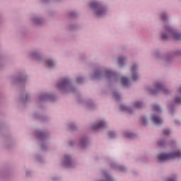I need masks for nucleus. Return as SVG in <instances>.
I'll list each match as a JSON object with an SVG mask.
<instances>
[{
	"instance_id": "obj_27",
	"label": "nucleus",
	"mask_w": 181,
	"mask_h": 181,
	"mask_svg": "<svg viewBox=\"0 0 181 181\" xmlns=\"http://www.w3.org/2000/svg\"><path fill=\"white\" fill-rule=\"evenodd\" d=\"M111 134H112V135H114V132H110V133H109L110 136H111Z\"/></svg>"
},
{
	"instance_id": "obj_14",
	"label": "nucleus",
	"mask_w": 181,
	"mask_h": 181,
	"mask_svg": "<svg viewBox=\"0 0 181 181\" xmlns=\"http://www.w3.org/2000/svg\"><path fill=\"white\" fill-rule=\"evenodd\" d=\"M175 103L176 104H181V98H176L175 100Z\"/></svg>"
},
{
	"instance_id": "obj_8",
	"label": "nucleus",
	"mask_w": 181,
	"mask_h": 181,
	"mask_svg": "<svg viewBox=\"0 0 181 181\" xmlns=\"http://www.w3.org/2000/svg\"><path fill=\"white\" fill-rule=\"evenodd\" d=\"M121 83L122 86H128V84H129V80L127 77H122Z\"/></svg>"
},
{
	"instance_id": "obj_9",
	"label": "nucleus",
	"mask_w": 181,
	"mask_h": 181,
	"mask_svg": "<svg viewBox=\"0 0 181 181\" xmlns=\"http://www.w3.org/2000/svg\"><path fill=\"white\" fill-rule=\"evenodd\" d=\"M67 83H69V79H64L62 83H61L60 85H58V87H64V86H66V84H67Z\"/></svg>"
},
{
	"instance_id": "obj_23",
	"label": "nucleus",
	"mask_w": 181,
	"mask_h": 181,
	"mask_svg": "<svg viewBox=\"0 0 181 181\" xmlns=\"http://www.w3.org/2000/svg\"><path fill=\"white\" fill-rule=\"evenodd\" d=\"M107 181H112V178L111 177H106Z\"/></svg>"
},
{
	"instance_id": "obj_3",
	"label": "nucleus",
	"mask_w": 181,
	"mask_h": 181,
	"mask_svg": "<svg viewBox=\"0 0 181 181\" xmlns=\"http://www.w3.org/2000/svg\"><path fill=\"white\" fill-rule=\"evenodd\" d=\"M168 32L172 35L175 40H181V34L175 32V30H172L170 28H167Z\"/></svg>"
},
{
	"instance_id": "obj_29",
	"label": "nucleus",
	"mask_w": 181,
	"mask_h": 181,
	"mask_svg": "<svg viewBox=\"0 0 181 181\" xmlns=\"http://www.w3.org/2000/svg\"><path fill=\"white\" fill-rule=\"evenodd\" d=\"M115 97L117 98L118 97V95H116Z\"/></svg>"
},
{
	"instance_id": "obj_17",
	"label": "nucleus",
	"mask_w": 181,
	"mask_h": 181,
	"mask_svg": "<svg viewBox=\"0 0 181 181\" xmlns=\"http://www.w3.org/2000/svg\"><path fill=\"white\" fill-rule=\"evenodd\" d=\"M125 136H127V138H132V136H134V134H132V133H127L125 134Z\"/></svg>"
},
{
	"instance_id": "obj_30",
	"label": "nucleus",
	"mask_w": 181,
	"mask_h": 181,
	"mask_svg": "<svg viewBox=\"0 0 181 181\" xmlns=\"http://www.w3.org/2000/svg\"><path fill=\"white\" fill-rule=\"evenodd\" d=\"M152 93H153V94H155V91H152Z\"/></svg>"
},
{
	"instance_id": "obj_15",
	"label": "nucleus",
	"mask_w": 181,
	"mask_h": 181,
	"mask_svg": "<svg viewBox=\"0 0 181 181\" xmlns=\"http://www.w3.org/2000/svg\"><path fill=\"white\" fill-rule=\"evenodd\" d=\"M153 110H154V111H160V107H159L158 105H156L153 106Z\"/></svg>"
},
{
	"instance_id": "obj_13",
	"label": "nucleus",
	"mask_w": 181,
	"mask_h": 181,
	"mask_svg": "<svg viewBox=\"0 0 181 181\" xmlns=\"http://www.w3.org/2000/svg\"><path fill=\"white\" fill-rule=\"evenodd\" d=\"M112 71H106V76L107 77H112Z\"/></svg>"
},
{
	"instance_id": "obj_12",
	"label": "nucleus",
	"mask_w": 181,
	"mask_h": 181,
	"mask_svg": "<svg viewBox=\"0 0 181 181\" xmlns=\"http://www.w3.org/2000/svg\"><path fill=\"white\" fill-rule=\"evenodd\" d=\"M47 65L49 66V67H52V66H54V62H53V61L52 60H48Z\"/></svg>"
},
{
	"instance_id": "obj_11",
	"label": "nucleus",
	"mask_w": 181,
	"mask_h": 181,
	"mask_svg": "<svg viewBox=\"0 0 181 181\" xmlns=\"http://www.w3.org/2000/svg\"><path fill=\"white\" fill-rule=\"evenodd\" d=\"M124 61H125V59L124 57H119L118 58V64H122Z\"/></svg>"
},
{
	"instance_id": "obj_20",
	"label": "nucleus",
	"mask_w": 181,
	"mask_h": 181,
	"mask_svg": "<svg viewBox=\"0 0 181 181\" xmlns=\"http://www.w3.org/2000/svg\"><path fill=\"white\" fill-rule=\"evenodd\" d=\"M169 37L166 34H163L162 39H168Z\"/></svg>"
},
{
	"instance_id": "obj_25",
	"label": "nucleus",
	"mask_w": 181,
	"mask_h": 181,
	"mask_svg": "<svg viewBox=\"0 0 181 181\" xmlns=\"http://www.w3.org/2000/svg\"><path fill=\"white\" fill-rule=\"evenodd\" d=\"M167 181H176L175 179H172V178H168Z\"/></svg>"
},
{
	"instance_id": "obj_24",
	"label": "nucleus",
	"mask_w": 181,
	"mask_h": 181,
	"mask_svg": "<svg viewBox=\"0 0 181 181\" xmlns=\"http://www.w3.org/2000/svg\"><path fill=\"white\" fill-rule=\"evenodd\" d=\"M142 122H143V124H146V119H145V117H143V118H142Z\"/></svg>"
},
{
	"instance_id": "obj_26",
	"label": "nucleus",
	"mask_w": 181,
	"mask_h": 181,
	"mask_svg": "<svg viewBox=\"0 0 181 181\" xmlns=\"http://www.w3.org/2000/svg\"><path fill=\"white\" fill-rule=\"evenodd\" d=\"M178 92L181 94V87L179 88Z\"/></svg>"
},
{
	"instance_id": "obj_5",
	"label": "nucleus",
	"mask_w": 181,
	"mask_h": 181,
	"mask_svg": "<svg viewBox=\"0 0 181 181\" xmlns=\"http://www.w3.org/2000/svg\"><path fill=\"white\" fill-rule=\"evenodd\" d=\"M152 121L154 124H156V125L162 124V119H160V117H158L157 115L153 116Z\"/></svg>"
},
{
	"instance_id": "obj_7",
	"label": "nucleus",
	"mask_w": 181,
	"mask_h": 181,
	"mask_svg": "<svg viewBox=\"0 0 181 181\" xmlns=\"http://www.w3.org/2000/svg\"><path fill=\"white\" fill-rule=\"evenodd\" d=\"M104 127H105V122H100L98 124H95L93 126V129H95V130L100 129V128H104Z\"/></svg>"
},
{
	"instance_id": "obj_21",
	"label": "nucleus",
	"mask_w": 181,
	"mask_h": 181,
	"mask_svg": "<svg viewBox=\"0 0 181 181\" xmlns=\"http://www.w3.org/2000/svg\"><path fill=\"white\" fill-rule=\"evenodd\" d=\"M161 18L163 21H165L166 19V14H162L161 15Z\"/></svg>"
},
{
	"instance_id": "obj_28",
	"label": "nucleus",
	"mask_w": 181,
	"mask_h": 181,
	"mask_svg": "<svg viewBox=\"0 0 181 181\" xmlns=\"http://www.w3.org/2000/svg\"><path fill=\"white\" fill-rule=\"evenodd\" d=\"M159 146H162V144L158 143Z\"/></svg>"
},
{
	"instance_id": "obj_22",
	"label": "nucleus",
	"mask_w": 181,
	"mask_h": 181,
	"mask_svg": "<svg viewBox=\"0 0 181 181\" xmlns=\"http://www.w3.org/2000/svg\"><path fill=\"white\" fill-rule=\"evenodd\" d=\"M83 81V78H77V83H81Z\"/></svg>"
},
{
	"instance_id": "obj_2",
	"label": "nucleus",
	"mask_w": 181,
	"mask_h": 181,
	"mask_svg": "<svg viewBox=\"0 0 181 181\" xmlns=\"http://www.w3.org/2000/svg\"><path fill=\"white\" fill-rule=\"evenodd\" d=\"M90 8L92 9H98L96 13L97 16H103V15L105 13V8L101 7L100 4L97 3L96 1H93L90 4Z\"/></svg>"
},
{
	"instance_id": "obj_18",
	"label": "nucleus",
	"mask_w": 181,
	"mask_h": 181,
	"mask_svg": "<svg viewBox=\"0 0 181 181\" xmlns=\"http://www.w3.org/2000/svg\"><path fill=\"white\" fill-rule=\"evenodd\" d=\"M163 134H164V135H169V134H170V132L168 129H164Z\"/></svg>"
},
{
	"instance_id": "obj_16",
	"label": "nucleus",
	"mask_w": 181,
	"mask_h": 181,
	"mask_svg": "<svg viewBox=\"0 0 181 181\" xmlns=\"http://www.w3.org/2000/svg\"><path fill=\"white\" fill-rule=\"evenodd\" d=\"M120 110H122V111H128V107L124 106V105H122L120 106Z\"/></svg>"
},
{
	"instance_id": "obj_1",
	"label": "nucleus",
	"mask_w": 181,
	"mask_h": 181,
	"mask_svg": "<svg viewBox=\"0 0 181 181\" xmlns=\"http://www.w3.org/2000/svg\"><path fill=\"white\" fill-rule=\"evenodd\" d=\"M176 158H181V151H174L170 154L161 153L158 156V159L160 162H163V160H169L170 159H176Z\"/></svg>"
},
{
	"instance_id": "obj_19",
	"label": "nucleus",
	"mask_w": 181,
	"mask_h": 181,
	"mask_svg": "<svg viewBox=\"0 0 181 181\" xmlns=\"http://www.w3.org/2000/svg\"><path fill=\"white\" fill-rule=\"evenodd\" d=\"M65 160H66L68 163H70V156H65Z\"/></svg>"
},
{
	"instance_id": "obj_10",
	"label": "nucleus",
	"mask_w": 181,
	"mask_h": 181,
	"mask_svg": "<svg viewBox=\"0 0 181 181\" xmlns=\"http://www.w3.org/2000/svg\"><path fill=\"white\" fill-rule=\"evenodd\" d=\"M134 107H136V108H141L142 107V103L141 102H136L134 104Z\"/></svg>"
},
{
	"instance_id": "obj_6",
	"label": "nucleus",
	"mask_w": 181,
	"mask_h": 181,
	"mask_svg": "<svg viewBox=\"0 0 181 181\" xmlns=\"http://www.w3.org/2000/svg\"><path fill=\"white\" fill-rule=\"evenodd\" d=\"M156 90H160V91H163V93H164V94H166V88H165V86H163L162 84L160 83H158L156 85Z\"/></svg>"
},
{
	"instance_id": "obj_4",
	"label": "nucleus",
	"mask_w": 181,
	"mask_h": 181,
	"mask_svg": "<svg viewBox=\"0 0 181 181\" xmlns=\"http://www.w3.org/2000/svg\"><path fill=\"white\" fill-rule=\"evenodd\" d=\"M136 70V66L133 65L132 67V78L134 81H135L138 78V75H136V73L135 72Z\"/></svg>"
}]
</instances>
